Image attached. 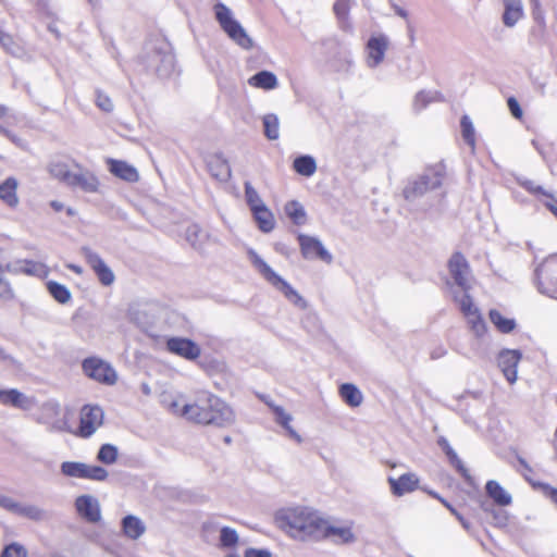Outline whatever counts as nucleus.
<instances>
[{"mask_svg": "<svg viewBox=\"0 0 557 557\" xmlns=\"http://www.w3.org/2000/svg\"><path fill=\"white\" fill-rule=\"evenodd\" d=\"M534 283L539 293L557 299V259L549 258L534 271Z\"/></svg>", "mask_w": 557, "mask_h": 557, "instance_id": "obj_7", "label": "nucleus"}, {"mask_svg": "<svg viewBox=\"0 0 557 557\" xmlns=\"http://www.w3.org/2000/svg\"><path fill=\"white\" fill-rule=\"evenodd\" d=\"M461 135L465 143L471 147L472 150L475 148V131L471 119L465 114L460 120Z\"/></svg>", "mask_w": 557, "mask_h": 557, "instance_id": "obj_38", "label": "nucleus"}, {"mask_svg": "<svg viewBox=\"0 0 557 557\" xmlns=\"http://www.w3.org/2000/svg\"><path fill=\"white\" fill-rule=\"evenodd\" d=\"M182 414L195 423L218 428H227L235 422L233 409L220 397L208 393L199 395L194 404L185 405Z\"/></svg>", "mask_w": 557, "mask_h": 557, "instance_id": "obj_1", "label": "nucleus"}, {"mask_svg": "<svg viewBox=\"0 0 557 557\" xmlns=\"http://www.w3.org/2000/svg\"><path fill=\"white\" fill-rule=\"evenodd\" d=\"M123 533L131 540L139 539L146 531L144 522L134 515H127L121 522Z\"/></svg>", "mask_w": 557, "mask_h": 557, "instance_id": "obj_25", "label": "nucleus"}, {"mask_svg": "<svg viewBox=\"0 0 557 557\" xmlns=\"http://www.w3.org/2000/svg\"><path fill=\"white\" fill-rule=\"evenodd\" d=\"M338 394L350 407H358L362 404L363 396L360 389L352 383H343L338 387Z\"/></svg>", "mask_w": 557, "mask_h": 557, "instance_id": "obj_27", "label": "nucleus"}, {"mask_svg": "<svg viewBox=\"0 0 557 557\" xmlns=\"http://www.w3.org/2000/svg\"><path fill=\"white\" fill-rule=\"evenodd\" d=\"M265 401V404L273 410V413L275 414V421L281 425V426H287L288 423H290V421L293 420L292 416L289 413H287L283 407L281 406H275L273 405L272 403L263 399Z\"/></svg>", "mask_w": 557, "mask_h": 557, "instance_id": "obj_51", "label": "nucleus"}, {"mask_svg": "<svg viewBox=\"0 0 557 557\" xmlns=\"http://www.w3.org/2000/svg\"><path fill=\"white\" fill-rule=\"evenodd\" d=\"M445 175L446 169L442 162L425 169L421 175L408 181L403 190L405 199L414 201L425 193L441 187Z\"/></svg>", "mask_w": 557, "mask_h": 557, "instance_id": "obj_4", "label": "nucleus"}, {"mask_svg": "<svg viewBox=\"0 0 557 557\" xmlns=\"http://www.w3.org/2000/svg\"><path fill=\"white\" fill-rule=\"evenodd\" d=\"M262 123L265 137L270 140L277 139L280 136L278 117L275 114L270 113L263 116Z\"/></svg>", "mask_w": 557, "mask_h": 557, "instance_id": "obj_39", "label": "nucleus"}, {"mask_svg": "<svg viewBox=\"0 0 557 557\" xmlns=\"http://www.w3.org/2000/svg\"><path fill=\"white\" fill-rule=\"evenodd\" d=\"M96 104L97 107L104 112L113 111V102L110 97L103 94L101 90H96Z\"/></svg>", "mask_w": 557, "mask_h": 557, "instance_id": "obj_54", "label": "nucleus"}, {"mask_svg": "<svg viewBox=\"0 0 557 557\" xmlns=\"http://www.w3.org/2000/svg\"><path fill=\"white\" fill-rule=\"evenodd\" d=\"M244 557H272V553L267 548L249 547L244 552Z\"/></svg>", "mask_w": 557, "mask_h": 557, "instance_id": "obj_59", "label": "nucleus"}, {"mask_svg": "<svg viewBox=\"0 0 557 557\" xmlns=\"http://www.w3.org/2000/svg\"><path fill=\"white\" fill-rule=\"evenodd\" d=\"M37 422L46 424L52 432L72 433L73 429L67 422V411H63L60 404L54 399L44 403L39 409Z\"/></svg>", "mask_w": 557, "mask_h": 557, "instance_id": "obj_6", "label": "nucleus"}, {"mask_svg": "<svg viewBox=\"0 0 557 557\" xmlns=\"http://www.w3.org/2000/svg\"><path fill=\"white\" fill-rule=\"evenodd\" d=\"M47 290L49 295L59 304L65 305L67 304L71 298L72 294L71 290L63 284H60L55 281H48L46 283Z\"/></svg>", "mask_w": 557, "mask_h": 557, "instance_id": "obj_34", "label": "nucleus"}, {"mask_svg": "<svg viewBox=\"0 0 557 557\" xmlns=\"http://www.w3.org/2000/svg\"><path fill=\"white\" fill-rule=\"evenodd\" d=\"M210 235L198 224H191L186 228V240L199 251H202Z\"/></svg>", "mask_w": 557, "mask_h": 557, "instance_id": "obj_28", "label": "nucleus"}, {"mask_svg": "<svg viewBox=\"0 0 557 557\" xmlns=\"http://www.w3.org/2000/svg\"><path fill=\"white\" fill-rule=\"evenodd\" d=\"M0 117L4 119L3 123H0V133L10 138L12 141L16 143L17 145H22L16 137L7 128V125H10L13 120H15L14 115L9 114V109L0 104Z\"/></svg>", "mask_w": 557, "mask_h": 557, "instance_id": "obj_45", "label": "nucleus"}, {"mask_svg": "<svg viewBox=\"0 0 557 557\" xmlns=\"http://www.w3.org/2000/svg\"><path fill=\"white\" fill-rule=\"evenodd\" d=\"M0 507L14 511L17 508V505L12 498L0 495Z\"/></svg>", "mask_w": 557, "mask_h": 557, "instance_id": "obj_62", "label": "nucleus"}, {"mask_svg": "<svg viewBox=\"0 0 557 557\" xmlns=\"http://www.w3.org/2000/svg\"><path fill=\"white\" fill-rule=\"evenodd\" d=\"M107 164L110 173L121 180L129 183H135L139 180L138 171L126 161L109 158Z\"/></svg>", "mask_w": 557, "mask_h": 557, "instance_id": "obj_20", "label": "nucleus"}, {"mask_svg": "<svg viewBox=\"0 0 557 557\" xmlns=\"http://www.w3.org/2000/svg\"><path fill=\"white\" fill-rule=\"evenodd\" d=\"M253 218L258 224V227L263 233H270L274 230L275 221L273 213L268 209L267 206H262L251 211Z\"/></svg>", "mask_w": 557, "mask_h": 557, "instance_id": "obj_31", "label": "nucleus"}, {"mask_svg": "<svg viewBox=\"0 0 557 557\" xmlns=\"http://www.w3.org/2000/svg\"><path fill=\"white\" fill-rule=\"evenodd\" d=\"M480 508L491 516L492 512L496 509L492 503H490L487 499H481L480 502Z\"/></svg>", "mask_w": 557, "mask_h": 557, "instance_id": "obj_63", "label": "nucleus"}, {"mask_svg": "<svg viewBox=\"0 0 557 557\" xmlns=\"http://www.w3.org/2000/svg\"><path fill=\"white\" fill-rule=\"evenodd\" d=\"M521 357V351L517 349H503L498 354V367L510 384L517 381V367Z\"/></svg>", "mask_w": 557, "mask_h": 557, "instance_id": "obj_15", "label": "nucleus"}, {"mask_svg": "<svg viewBox=\"0 0 557 557\" xmlns=\"http://www.w3.org/2000/svg\"><path fill=\"white\" fill-rule=\"evenodd\" d=\"M77 512L87 522L96 523L101 519L100 505L97 498L91 495H81L75 500Z\"/></svg>", "mask_w": 557, "mask_h": 557, "instance_id": "obj_17", "label": "nucleus"}, {"mask_svg": "<svg viewBox=\"0 0 557 557\" xmlns=\"http://www.w3.org/2000/svg\"><path fill=\"white\" fill-rule=\"evenodd\" d=\"M488 317L491 322L495 325V327L502 333H510L516 327V321L513 319H509L504 317L498 310L492 309L488 312Z\"/></svg>", "mask_w": 557, "mask_h": 557, "instance_id": "obj_36", "label": "nucleus"}, {"mask_svg": "<svg viewBox=\"0 0 557 557\" xmlns=\"http://www.w3.org/2000/svg\"><path fill=\"white\" fill-rule=\"evenodd\" d=\"M86 463L78 461H64L61 463V472L70 478H85Z\"/></svg>", "mask_w": 557, "mask_h": 557, "instance_id": "obj_41", "label": "nucleus"}, {"mask_svg": "<svg viewBox=\"0 0 557 557\" xmlns=\"http://www.w3.org/2000/svg\"><path fill=\"white\" fill-rule=\"evenodd\" d=\"M215 17L227 35H246L244 28L234 18L232 11L224 4L214 7Z\"/></svg>", "mask_w": 557, "mask_h": 557, "instance_id": "obj_19", "label": "nucleus"}, {"mask_svg": "<svg viewBox=\"0 0 557 557\" xmlns=\"http://www.w3.org/2000/svg\"><path fill=\"white\" fill-rule=\"evenodd\" d=\"M468 322L476 336H482L485 333L486 324L480 311L468 318Z\"/></svg>", "mask_w": 557, "mask_h": 557, "instance_id": "obj_53", "label": "nucleus"}, {"mask_svg": "<svg viewBox=\"0 0 557 557\" xmlns=\"http://www.w3.org/2000/svg\"><path fill=\"white\" fill-rule=\"evenodd\" d=\"M238 543V534L235 529L223 527L220 530V545L224 548L234 547Z\"/></svg>", "mask_w": 557, "mask_h": 557, "instance_id": "obj_44", "label": "nucleus"}, {"mask_svg": "<svg viewBox=\"0 0 557 557\" xmlns=\"http://www.w3.org/2000/svg\"><path fill=\"white\" fill-rule=\"evenodd\" d=\"M0 297L4 299H11L13 297V290L10 283L3 277V275L0 276Z\"/></svg>", "mask_w": 557, "mask_h": 557, "instance_id": "obj_60", "label": "nucleus"}, {"mask_svg": "<svg viewBox=\"0 0 557 557\" xmlns=\"http://www.w3.org/2000/svg\"><path fill=\"white\" fill-rule=\"evenodd\" d=\"M8 269L14 273H24L27 275L35 274V264L27 260L16 261L13 264L8 265Z\"/></svg>", "mask_w": 557, "mask_h": 557, "instance_id": "obj_52", "label": "nucleus"}, {"mask_svg": "<svg viewBox=\"0 0 557 557\" xmlns=\"http://www.w3.org/2000/svg\"><path fill=\"white\" fill-rule=\"evenodd\" d=\"M244 189H245L246 202L249 206L251 211L257 208H260L262 206H265V203L259 196L258 191L253 188V186L249 182H245Z\"/></svg>", "mask_w": 557, "mask_h": 557, "instance_id": "obj_43", "label": "nucleus"}, {"mask_svg": "<svg viewBox=\"0 0 557 557\" xmlns=\"http://www.w3.org/2000/svg\"><path fill=\"white\" fill-rule=\"evenodd\" d=\"M243 49H251L253 47L252 37H230Z\"/></svg>", "mask_w": 557, "mask_h": 557, "instance_id": "obj_61", "label": "nucleus"}, {"mask_svg": "<svg viewBox=\"0 0 557 557\" xmlns=\"http://www.w3.org/2000/svg\"><path fill=\"white\" fill-rule=\"evenodd\" d=\"M284 211L295 225H304L307 222L306 210L297 200L286 202Z\"/></svg>", "mask_w": 557, "mask_h": 557, "instance_id": "obj_33", "label": "nucleus"}, {"mask_svg": "<svg viewBox=\"0 0 557 557\" xmlns=\"http://www.w3.org/2000/svg\"><path fill=\"white\" fill-rule=\"evenodd\" d=\"M438 96L437 92H431V91H419L413 100L412 108L416 113H420L423 109L428 107L429 103L435 101L436 97Z\"/></svg>", "mask_w": 557, "mask_h": 557, "instance_id": "obj_42", "label": "nucleus"}, {"mask_svg": "<svg viewBox=\"0 0 557 557\" xmlns=\"http://www.w3.org/2000/svg\"><path fill=\"white\" fill-rule=\"evenodd\" d=\"M391 492L394 496L401 497L405 494L416 491L419 486V478L411 472L404 473L395 479L389 476L387 479Z\"/></svg>", "mask_w": 557, "mask_h": 557, "instance_id": "obj_18", "label": "nucleus"}, {"mask_svg": "<svg viewBox=\"0 0 557 557\" xmlns=\"http://www.w3.org/2000/svg\"><path fill=\"white\" fill-rule=\"evenodd\" d=\"M450 465L456 469V471L463 478V480L469 485H474L473 476L470 474L469 470L466 468V466L463 465L462 460L459 457L454 459L450 462Z\"/></svg>", "mask_w": 557, "mask_h": 557, "instance_id": "obj_55", "label": "nucleus"}, {"mask_svg": "<svg viewBox=\"0 0 557 557\" xmlns=\"http://www.w3.org/2000/svg\"><path fill=\"white\" fill-rule=\"evenodd\" d=\"M0 44L12 55L22 58L25 54L22 37H0Z\"/></svg>", "mask_w": 557, "mask_h": 557, "instance_id": "obj_40", "label": "nucleus"}, {"mask_svg": "<svg viewBox=\"0 0 557 557\" xmlns=\"http://www.w3.org/2000/svg\"><path fill=\"white\" fill-rule=\"evenodd\" d=\"M104 413L99 406L85 405L81 410L79 425L75 434L82 438L90 437L103 423Z\"/></svg>", "mask_w": 557, "mask_h": 557, "instance_id": "obj_9", "label": "nucleus"}, {"mask_svg": "<svg viewBox=\"0 0 557 557\" xmlns=\"http://www.w3.org/2000/svg\"><path fill=\"white\" fill-rule=\"evenodd\" d=\"M207 168L210 174L220 182H227L231 177L230 164L220 154L211 157L207 161Z\"/></svg>", "mask_w": 557, "mask_h": 557, "instance_id": "obj_23", "label": "nucleus"}, {"mask_svg": "<svg viewBox=\"0 0 557 557\" xmlns=\"http://www.w3.org/2000/svg\"><path fill=\"white\" fill-rule=\"evenodd\" d=\"M517 182H518V184L521 187H523L525 190H528L529 193H531L533 195H543V196H546L549 199L553 196L552 194H549L546 190H544V188L542 186L536 185L531 180L519 177V178H517Z\"/></svg>", "mask_w": 557, "mask_h": 557, "instance_id": "obj_50", "label": "nucleus"}, {"mask_svg": "<svg viewBox=\"0 0 557 557\" xmlns=\"http://www.w3.org/2000/svg\"><path fill=\"white\" fill-rule=\"evenodd\" d=\"M49 173L58 178L59 181L63 182L64 184L67 183V176L71 175V171L69 170L67 165L61 162L51 163L49 165Z\"/></svg>", "mask_w": 557, "mask_h": 557, "instance_id": "obj_49", "label": "nucleus"}, {"mask_svg": "<svg viewBox=\"0 0 557 557\" xmlns=\"http://www.w3.org/2000/svg\"><path fill=\"white\" fill-rule=\"evenodd\" d=\"M249 257L253 267L273 287L284 294V296L295 306L305 309L306 300L295 290L289 283L281 277L256 251L249 250Z\"/></svg>", "mask_w": 557, "mask_h": 557, "instance_id": "obj_5", "label": "nucleus"}, {"mask_svg": "<svg viewBox=\"0 0 557 557\" xmlns=\"http://www.w3.org/2000/svg\"><path fill=\"white\" fill-rule=\"evenodd\" d=\"M1 557H26V550L22 545L12 543L4 547Z\"/></svg>", "mask_w": 557, "mask_h": 557, "instance_id": "obj_56", "label": "nucleus"}, {"mask_svg": "<svg viewBox=\"0 0 557 557\" xmlns=\"http://www.w3.org/2000/svg\"><path fill=\"white\" fill-rule=\"evenodd\" d=\"M0 403L22 410H28L33 405L30 398L15 388L0 389Z\"/></svg>", "mask_w": 557, "mask_h": 557, "instance_id": "obj_22", "label": "nucleus"}, {"mask_svg": "<svg viewBox=\"0 0 557 557\" xmlns=\"http://www.w3.org/2000/svg\"><path fill=\"white\" fill-rule=\"evenodd\" d=\"M16 188L17 182L13 177H9L0 184V199L12 208L16 207L18 203Z\"/></svg>", "mask_w": 557, "mask_h": 557, "instance_id": "obj_32", "label": "nucleus"}, {"mask_svg": "<svg viewBox=\"0 0 557 557\" xmlns=\"http://www.w3.org/2000/svg\"><path fill=\"white\" fill-rule=\"evenodd\" d=\"M321 529V539L336 536L339 539L341 543L345 544L352 543L355 541V535L349 528L333 527L324 520Z\"/></svg>", "mask_w": 557, "mask_h": 557, "instance_id": "obj_26", "label": "nucleus"}, {"mask_svg": "<svg viewBox=\"0 0 557 557\" xmlns=\"http://www.w3.org/2000/svg\"><path fill=\"white\" fill-rule=\"evenodd\" d=\"M356 3V0H335L333 3V14L343 32L351 28L350 11Z\"/></svg>", "mask_w": 557, "mask_h": 557, "instance_id": "obj_21", "label": "nucleus"}, {"mask_svg": "<svg viewBox=\"0 0 557 557\" xmlns=\"http://www.w3.org/2000/svg\"><path fill=\"white\" fill-rule=\"evenodd\" d=\"M485 493L497 506L506 507L512 503L511 495L495 480L486 482Z\"/></svg>", "mask_w": 557, "mask_h": 557, "instance_id": "obj_24", "label": "nucleus"}, {"mask_svg": "<svg viewBox=\"0 0 557 557\" xmlns=\"http://www.w3.org/2000/svg\"><path fill=\"white\" fill-rule=\"evenodd\" d=\"M507 107H508V110L509 112L511 113V115L517 119V120H520L523 115V111L518 102V100L511 96L507 99Z\"/></svg>", "mask_w": 557, "mask_h": 557, "instance_id": "obj_58", "label": "nucleus"}, {"mask_svg": "<svg viewBox=\"0 0 557 557\" xmlns=\"http://www.w3.org/2000/svg\"><path fill=\"white\" fill-rule=\"evenodd\" d=\"M119 457V449L113 444H102L97 453V460L103 465H113Z\"/></svg>", "mask_w": 557, "mask_h": 557, "instance_id": "obj_37", "label": "nucleus"}, {"mask_svg": "<svg viewBox=\"0 0 557 557\" xmlns=\"http://www.w3.org/2000/svg\"><path fill=\"white\" fill-rule=\"evenodd\" d=\"M522 16L521 0H505L504 23L508 26L515 25Z\"/></svg>", "mask_w": 557, "mask_h": 557, "instance_id": "obj_35", "label": "nucleus"}, {"mask_svg": "<svg viewBox=\"0 0 557 557\" xmlns=\"http://www.w3.org/2000/svg\"><path fill=\"white\" fill-rule=\"evenodd\" d=\"M249 85L264 90L274 89L277 86V77L270 71H260L248 79Z\"/></svg>", "mask_w": 557, "mask_h": 557, "instance_id": "obj_29", "label": "nucleus"}, {"mask_svg": "<svg viewBox=\"0 0 557 557\" xmlns=\"http://www.w3.org/2000/svg\"><path fill=\"white\" fill-rule=\"evenodd\" d=\"M82 253L103 286H110L114 283L115 275L113 271L97 252L88 247H83Z\"/></svg>", "mask_w": 557, "mask_h": 557, "instance_id": "obj_13", "label": "nucleus"}, {"mask_svg": "<svg viewBox=\"0 0 557 557\" xmlns=\"http://www.w3.org/2000/svg\"><path fill=\"white\" fill-rule=\"evenodd\" d=\"M491 517L495 527L503 528L507 525L508 515L505 510L495 509L494 512L491 513Z\"/></svg>", "mask_w": 557, "mask_h": 557, "instance_id": "obj_57", "label": "nucleus"}, {"mask_svg": "<svg viewBox=\"0 0 557 557\" xmlns=\"http://www.w3.org/2000/svg\"><path fill=\"white\" fill-rule=\"evenodd\" d=\"M82 369L85 375L102 384L113 385L117 380L115 370L98 357L84 359Z\"/></svg>", "mask_w": 557, "mask_h": 557, "instance_id": "obj_8", "label": "nucleus"}, {"mask_svg": "<svg viewBox=\"0 0 557 557\" xmlns=\"http://www.w3.org/2000/svg\"><path fill=\"white\" fill-rule=\"evenodd\" d=\"M109 476V472L101 466H89L85 467V478L94 481H106Z\"/></svg>", "mask_w": 557, "mask_h": 557, "instance_id": "obj_46", "label": "nucleus"}, {"mask_svg": "<svg viewBox=\"0 0 557 557\" xmlns=\"http://www.w3.org/2000/svg\"><path fill=\"white\" fill-rule=\"evenodd\" d=\"M140 59L148 71L161 78H166L174 72L175 58L166 37H150L145 42Z\"/></svg>", "mask_w": 557, "mask_h": 557, "instance_id": "obj_3", "label": "nucleus"}, {"mask_svg": "<svg viewBox=\"0 0 557 557\" xmlns=\"http://www.w3.org/2000/svg\"><path fill=\"white\" fill-rule=\"evenodd\" d=\"M288 435L293 438H295L298 443L301 442L300 435L294 430V428L290 425V423L287 424V426H283Z\"/></svg>", "mask_w": 557, "mask_h": 557, "instance_id": "obj_64", "label": "nucleus"}, {"mask_svg": "<svg viewBox=\"0 0 557 557\" xmlns=\"http://www.w3.org/2000/svg\"><path fill=\"white\" fill-rule=\"evenodd\" d=\"M275 520L278 525L286 530L293 537L299 540L321 539V528L324 519L308 507H292L280 510Z\"/></svg>", "mask_w": 557, "mask_h": 557, "instance_id": "obj_2", "label": "nucleus"}, {"mask_svg": "<svg viewBox=\"0 0 557 557\" xmlns=\"http://www.w3.org/2000/svg\"><path fill=\"white\" fill-rule=\"evenodd\" d=\"M166 350L186 360H196L200 354V346L190 338L173 336L165 342Z\"/></svg>", "mask_w": 557, "mask_h": 557, "instance_id": "obj_12", "label": "nucleus"}, {"mask_svg": "<svg viewBox=\"0 0 557 557\" xmlns=\"http://www.w3.org/2000/svg\"><path fill=\"white\" fill-rule=\"evenodd\" d=\"M455 300L459 302V308L467 318H470L472 314L479 311V309L473 305L472 297L468 294V292H465L460 299L455 296Z\"/></svg>", "mask_w": 557, "mask_h": 557, "instance_id": "obj_47", "label": "nucleus"}, {"mask_svg": "<svg viewBox=\"0 0 557 557\" xmlns=\"http://www.w3.org/2000/svg\"><path fill=\"white\" fill-rule=\"evenodd\" d=\"M76 168H78L79 172H71V175L67 176L66 185L88 194L97 193L99 188L97 176L88 170H83L78 164H76Z\"/></svg>", "mask_w": 557, "mask_h": 557, "instance_id": "obj_14", "label": "nucleus"}, {"mask_svg": "<svg viewBox=\"0 0 557 557\" xmlns=\"http://www.w3.org/2000/svg\"><path fill=\"white\" fill-rule=\"evenodd\" d=\"M449 274L454 283L463 292H469L471 288V269L469 262L461 252H454L448 260Z\"/></svg>", "mask_w": 557, "mask_h": 557, "instance_id": "obj_11", "label": "nucleus"}, {"mask_svg": "<svg viewBox=\"0 0 557 557\" xmlns=\"http://www.w3.org/2000/svg\"><path fill=\"white\" fill-rule=\"evenodd\" d=\"M293 169L299 175L310 177L317 171L315 159L310 154H301L294 159Z\"/></svg>", "mask_w": 557, "mask_h": 557, "instance_id": "obj_30", "label": "nucleus"}, {"mask_svg": "<svg viewBox=\"0 0 557 557\" xmlns=\"http://www.w3.org/2000/svg\"><path fill=\"white\" fill-rule=\"evenodd\" d=\"M387 37H369L366 47V63L369 67H376L384 60L388 47Z\"/></svg>", "mask_w": 557, "mask_h": 557, "instance_id": "obj_16", "label": "nucleus"}, {"mask_svg": "<svg viewBox=\"0 0 557 557\" xmlns=\"http://www.w3.org/2000/svg\"><path fill=\"white\" fill-rule=\"evenodd\" d=\"M297 239L301 256L307 260L319 259L326 264L333 262L332 253L323 246L322 242L314 236L299 233Z\"/></svg>", "mask_w": 557, "mask_h": 557, "instance_id": "obj_10", "label": "nucleus"}, {"mask_svg": "<svg viewBox=\"0 0 557 557\" xmlns=\"http://www.w3.org/2000/svg\"><path fill=\"white\" fill-rule=\"evenodd\" d=\"M430 495H432L434 498L438 499L458 519V521L461 523L462 528L466 531L469 532L471 530L470 522L468 520H466L463 518V516L461 513H459L449 502H447L445 498L441 497L436 492H430Z\"/></svg>", "mask_w": 557, "mask_h": 557, "instance_id": "obj_48", "label": "nucleus"}]
</instances>
